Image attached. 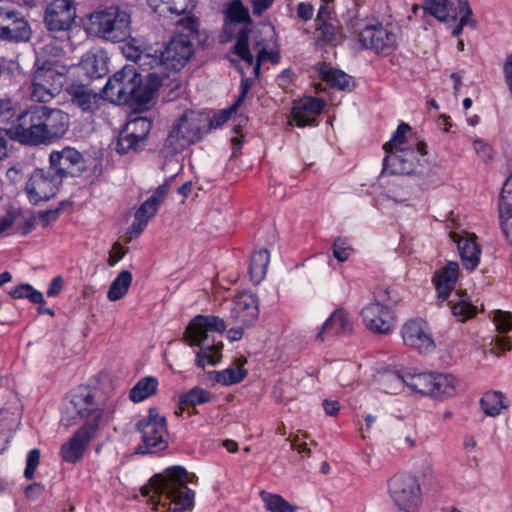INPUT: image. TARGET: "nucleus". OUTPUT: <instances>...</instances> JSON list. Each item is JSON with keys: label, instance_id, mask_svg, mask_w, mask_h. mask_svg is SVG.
I'll return each mask as SVG.
<instances>
[{"label": "nucleus", "instance_id": "obj_8", "mask_svg": "<svg viewBox=\"0 0 512 512\" xmlns=\"http://www.w3.org/2000/svg\"><path fill=\"white\" fill-rule=\"evenodd\" d=\"M388 288H378L374 292V301L361 310L365 327L373 333L388 334L394 327V314L391 306L397 303Z\"/></svg>", "mask_w": 512, "mask_h": 512}, {"label": "nucleus", "instance_id": "obj_9", "mask_svg": "<svg viewBox=\"0 0 512 512\" xmlns=\"http://www.w3.org/2000/svg\"><path fill=\"white\" fill-rule=\"evenodd\" d=\"M355 27L359 31L358 41L363 48L385 56L396 50L399 35L393 26L384 25L373 19L368 22L356 21Z\"/></svg>", "mask_w": 512, "mask_h": 512}, {"label": "nucleus", "instance_id": "obj_46", "mask_svg": "<svg viewBox=\"0 0 512 512\" xmlns=\"http://www.w3.org/2000/svg\"><path fill=\"white\" fill-rule=\"evenodd\" d=\"M351 255V247L349 244V239L347 238H337L333 243V256L339 262H345L349 259Z\"/></svg>", "mask_w": 512, "mask_h": 512}, {"label": "nucleus", "instance_id": "obj_37", "mask_svg": "<svg viewBox=\"0 0 512 512\" xmlns=\"http://www.w3.org/2000/svg\"><path fill=\"white\" fill-rule=\"evenodd\" d=\"M260 496L267 510L271 512H296L298 510L297 506L290 504L279 494L262 491Z\"/></svg>", "mask_w": 512, "mask_h": 512}, {"label": "nucleus", "instance_id": "obj_25", "mask_svg": "<svg viewBox=\"0 0 512 512\" xmlns=\"http://www.w3.org/2000/svg\"><path fill=\"white\" fill-rule=\"evenodd\" d=\"M499 214L503 233L512 244V173L506 178L501 190Z\"/></svg>", "mask_w": 512, "mask_h": 512}, {"label": "nucleus", "instance_id": "obj_7", "mask_svg": "<svg viewBox=\"0 0 512 512\" xmlns=\"http://www.w3.org/2000/svg\"><path fill=\"white\" fill-rule=\"evenodd\" d=\"M209 117L201 112H184L172 125L165 141V149L170 154L183 151L187 146L198 142L207 133Z\"/></svg>", "mask_w": 512, "mask_h": 512}, {"label": "nucleus", "instance_id": "obj_10", "mask_svg": "<svg viewBox=\"0 0 512 512\" xmlns=\"http://www.w3.org/2000/svg\"><path fill=\"white\" fill-rule=\"evenodd\" d=\"M388 493L401 512H419L422 506V490L418 479L408 473H397L388 481Z\"/></svg>", "mask_w": 512, "mask_h": 512}, {"label": "nucleus", "instance_id": "obj_40", "mask_svg": "<svg viewBox=\"0 0 512 512\" xmlns=\"http://www.w3.org/2000/svg\"><path fill=\"white\" fill-rule=\"evenodd\" d=\"M480 405L483 412L488 416L500 414L501 410L505 407L502 393L496 391L485 393L480 400Z\"/></svg>", "mask_w": 512, "mask_h": 512}, {"label": "nucleus", "instance_id": "obj_17", "mask_svg": "<svg viewBox=\"0 0 512 512\" xmlns=\"http://www.w3.org/2000/svg\"><path fill=\"white\" fill-rule=\"evenodd\" d=\"M151 128L152 121L147 117L137 116L130 119L117 139L116 151L119 154L137 151L147 138Z\"/></svg>", "mask_w": 512, "mask_h": 512}, {"label": "nucleus", "instance_id": "obj_47", "mask_svg": "<svg viewBox=\"0 0 512 512\" xmlns=\"http://www.w3.org/2000/svg\"><path fill=\"white\" fill-rule=\"evenodd\" d=\"M253 49L257 52V63L254 67V72L256 74L259 73L260 65L262 62L270 61L271 63H277L279 61V55L272 51H268L265 47H263L259 42H257Z\"/></svg>", "mask_w": 512, "mask_h": 512}, {"label": "nucleus", "instance_id": "obj_55", "mask_svg": "<svg viewBox=\"0 0 512 512\" xmlns=\"http://www.w3.org/2000/svg\"><path fill=\"white\" fill-rule=\"evenodd\" d=\"M252 4V12L254 16L260 17L262 14L270 9L275 0H250Z\"/></svg>", "mask_w": 512, "mask_h": 512}, {"label": "nucleus", "instance_id": "obj_18", "mask_svg": "<svg viewBox=\"0 0 512 512\" xmlns=\"http://www.w3.org/2000/svg\"><path fill=\"white\" fill-rule=\"evenodd\" d=\"M163 49L169 73L182 69L194 53L193 43L184 34L174 36L168 44L163 45Z\"/></svg>", "mask_w": 512, "mask_h": 512}, {"label": "nucleus", "instance_id": "obj_23", "mask_svg": "<svg viewBox=\"0 0 512 512\" xmlns=\"http://www.w3.org/2000/svg\"><path fill=\"white\" fill-rule=\"evenodd\" d=\"M451 238L457 244L463 266L466 270L473 271L479 265L481 256V249L476 242L475 234L461 235L453 232Z\"/></svg>", "mask_w": 512, "mask_h": 512}, {"label": "nucleus", "instance_id": "obj_22", "mask_svg": "<svg viewBox=\"0 0 512 512\" xmlns=\"http://www.w3.org/2000/svg\"><path fill=\"white\" fill-rule=\"evenodd\" d=\"M459 278V264L448 261L446 265L435 271L432 283L435 286L437 298L446 301L455 290Z\"/></svg>", "mask_w": 512, "mask_h": 512}, {"label": "nucleus", "instance_id": "obj_21", "mask_svg": "<svg viewBox=\"0 0 512 512\" xmlns=\"http://www.w3.org/2000/svg\"><path fill=\"white\" fill-rule=\"evenodd\" d=\"M324 106V101L316 97H306L295 101L289 125H293V122H295L298 127L313 125Z\"/></svg>", "mask_w": 512, "mask_h": 512}, {"label": "nucleus", "instance_id": "obj_60", "mask_svg": "<svg viewBox=\"0 0 512 512\" xmlns=\"http://www.w3.org/2000/svg\"><path fill=\"white\" fill-rule=\"evenodd\" d=\"M313 6L309 3L301 2L297 6V16L303 21H308L313 16Z\"/></svg>", "mask_w": 512, "mask_h": 512}, {"label": "nucleus", "instance_id": "obj_41", "mask_svg": "<svg viewBox=\"0 0 512 512\" xmlns=\"http://www.w3.org/2000/svg\"><path fill=\"white\" fill-rule=\"evenodd\" d=\"M61 78L62 75L52 68L51 63H44L41 67H38L33 74L34 81H39L50 87H52V85H59L60 88Z\"/></svg>", "mask_w": 512, "mask_h": 512}, {"label": "nucleus", "instance_id": "obj_4", "mask_svg": "<svg viewBox=\"0 0 512 512\" xmlns=\"http://www.w3.org/2000/svg\"><path fill=\"white\" fill-rule=\"evenodd\" d=\"M387 377H391L395 381V387L391 393H395L396 389L406 385L413 392L434 398L452 397L456 394L457 380L451 374L429 372L401 373L397 371L388 374Z\"/></svg>", "mask_w": 512, "mask_h": 512}, {"label": "nucleus", "instance_id": "obj_44", "mask_svg": "<svg viewBox=\"0 0 512 512\" xmlns=\"http://www.w3.org/2000/svg\"><path fill=\"white\" fill-rule=\"evenodd\" d=\"M191 0H160V4L157 5L156 10L160 13L169 12L175 15H181L185 13L190 4Z\"/></svg>", "mask_w": 512, "mask_h": 512}, {"label": "nucleus", "instance_id": "obj_51", "mask_svg": "<svg viewBox=\"0 0 512 512\" xmlns=\"http://www.w3.org/2000/svg\"><path fill=\"white\" fill-rule=\"evenodd\" d=\"M459 12L461 14L458 24L465 27L471 25L475 27V21L473 20V12L470 7L468 0H458Z\"/></svg>", "mask_w": 512, "mask_h": 512}, {"label": "nucleus", "instance_id": "obj_32", "mask_svg": "<svg viewBox=\"0 0 512 512\" xmlns=\"http://www.w3.org/2000/svg\"><path fill=\"white\" fill-rule=\"evenodd\" d=\"M450 304L452 315L460 322H465L477 315V307L466 292H457Z\"/></svg>", "mask_w": 512, "mask_h": 512}, {"label": "nucleus", "instance_id": "obj_39", "mask_svg": "<svg viewBox=\"0 0 512 512\" xmlns=\"http://www.w3.org/2000/svg\"><path fill=\"white\" fill-rule=\"evenodd\" d=\"M410 130V126L406 123H401L398 125L390 141L386 142L383 146L386 155L390 154V152L396 151L397 149H402L406 147L407 144L413 142L407 141V134L410 132Z\"/></svg>", "mask_w": 512, "mask_h": 512}, {"label": "nucleus", "instance_id": "obj_53", "mask_svg": "<svg viewBox=\"0 0 512 512\" xmlns=\"http://www.w3.org/2000/svg\"><path fill=\"white\" fill-rule=\"evenodd\" d=\"M316 26L325 41L332 43L336 40V28L332 24L325 21L316 24Z\"/></svg>", "mask_w": 512, "mask_h": 512}, {"label": "nucleus", "instance_id": "obj_38", "mask_svg": "<svg viewBox=\"0 0 512 512\" xmlns=\"http://www.w3.org/2000/svg\"><path fill=\"white\" fill-rule=\"evenodd\" d=\"M251 29L246 26L241 28L236 34V43L233 48L234 54L240 57L241 60L246 62L248 65L253 64V55L250 52L248 45V37Z\"/></svg>", "mask_w": 512, "mask_h": 512}, {"label": "nucleus", "instance_id": "obj_26", "mask_svg": "<svg viewBox=\"0 0 512 512\" xmlns=\"http://www.w3.org/2000/svg\"><path fill=\"white\" fill-rule=\"evenodd\" d=\"M162 81V77L155 72H151L147 75L145 84H142V78H140L137 83L136 91L131 95V101L128 103L134 104L139 108L146 106L154 98Z\"/></svg>", "mask_w": 512, "mask_h": 512}, {"label": "nucleus", "instance_id": "obj_6", "mask_svg": "<svg viewBox=\"0 0 512 512\" xmlns=\"http://www.w3.org/2000/svg\"><path fill=\"white\" fill-rule=\"evenodd\" d=\"M430 170L426 144L414 140L383 159V173L390 175H424Z\"/></svg>", "mask_w": 512, "mask_h": 512}, {"label": "nucleus", "instance_id": "obj_3", "mask_svg": "<svg viewBox=\"0 0 512 512\" xmlns=\"http://www.w3.org/2000/svg\"><path fill=\"white\" fill-rule=\"evenodd\" d=\"M226 330L225 321L214 315H197L185 331V340L190 346H198L196 365L205 368L206 365H216L221 358L223 344L209 335L210 332L223 333Z\"/></svg>", "mask_w": 512, "mask_h": 512}, {"label": "nucleus", "instance_id": "obj_24", "mask_svg": "<svg viewBox=\"0 0 512 512\" xmlns=\"http://www.w3.org/2000/svg\"><path fill=\"white\" fill-rule=\"evenodd\" d=\"M66 91L72 104L82 111L93 112L98 108L99 94L88 85L72 83Z\"/></svg>", "mask_w": 512, "mask_h": 512}, {"label": "nucleus", "instance_id": "obj_59", "mask_svg": "<svg viewBox=\"0 0 512 512\" xmlns=\"http://www.w3.org/2000/svg\"><path fill=\"white\" fill-rule=\"evenodd\" d=\"M64 286V280L62 276H56L52 279V281L49 284V287L47 289V296L48 297H55L59 295L62 288Z\"/></svg>", "mask_w": 512, "mask_h": 512}, {"label": "nucleus", "instance_id": "obj_64", "mask_svg": "<svg viewBox=\"0 0 512 512\" xmlns=\"http://www.w3.org/2000/svg\"><path fill=\"white\" fill-rule=\"evenodd\" d=\"M148 222L144 219H141L137 216H135L134 221L131 225V233H133L135 236H138L142 233V231L147 226Z\"/></svg>", "mask_w": 512, "mask_h": 512}, {"label": "nucleus", "instance_id": "obj_29", "mask_svg": "<svg viewBox=\"0 0 512 512\" xmlns=\"http://www.w3.org/2000/svg\"><path fill=\"white\" fill-rule=\"evenodd\" d=\"M210 400L211 394L209 391L198 386L193 387L188 392L180 395L178 409L175 411V414L181 416L187 411L188 415H192L196 413V405L207 403Z\"/></svg>", "mask_w": 512, "mask_h": 512}, {"label": "nucleus", "instance_id": "obj_35", "mask_svg": "<svg viewBox=\"0 0 512 512\" xmlns=\"http://www.w3.org/2000/svg\"><path fill=\"white\" fill-rule=\"evenodd\" d=\"M158 381L154 377H144L131 389L129 398L134 403L141 402L156 393Z\"/></svg>", "mask_w": 512, "mask_h": 512}, {"label": "nucleus", "instance_id": "obj_15", "mask_svg": "<svg viewBox=\"0 0 512 512\" xmlns=\"http://www.w3.org/2000/svg\"><path fill=\"white\" fill-rule=\"evenodd\" d=\"M401 336L406 346L421 354H430L436 349L430 325L422 318L406 321L402 326Z\"/></svg>", "mask_w": 512, "mask_h": 512}, {"label": "nucleus", "instance_id": "obj_11", "mask_svg": "<svg viewBox=\"0 0 512 512\" xmlns=\"http://www.w3.org/2000/svg\"><path fill=\"white\" fill-rule=\"evenodd\" d=\"M137 429L143 442L137 448L138 453H155L168 446L166 419L158 415L155 409H150L149 414L137 423Z\"/></svg>", "mask_w": 512, "mask_h": 512}, {"label": "nucleus", "instance_id": "obj_28", "mask_svg": "<svg viewBox=\"0 0 512 512\" xmlns=\"http://www.w3.org/2000/svg\"><path fill=\"white\" fill-rule=\"evenodd\" d=\"M225 23H224V32L228 35L229 38L232 37L233 25L245 23L248 26L252 24V20L249 15V10L244 6L241 0H233L231 1L225 11Z\"/></svg>", "mask_w": 512, "mask_h": 512}, {"label": "nucleus", "instance_id": "obj_63", "mask_svg": "<svg viewBox=\"0 0 512 512\" xmlns=\"http://www.w3.org/2000/svg\"><path fill=\"white\" fill-rule=\"evenodd\" d=\"M30 290H32V286L30 284H22V285L15 287L10 292V295L16 299L26 298V296H27V294H29Z\"/></svg>", "mask_w": 512, "mask_h": 512}, {"label": "nucleus", "instance_id": "obj_61", "mask_svg": "<svg viewBox=\"0 0 512 512\" xmlns=\"http://www.w3.org/2000/svg\"><path fill=\"white\" fill-rule=\"evenodd\" d=\"M12 102L7 97H0V118L9 119L12 116Z\"/></svg>", "mask_w": 512, "mask_h": 512}, {"label": "nucleus", "instance_id": "obj_57", "mask_svg": "<svg viewBox=\"0 0 512 512\" xmlns=\"http://www.w3.org/2000/svg\"><path fill=\"white\" fill-rule=\"evenodd\" d=\"M505 83L510 92H512V53L508 54L505 58L502 67Z\"/></svg>", "mask_w": 512, "mask_h": 512}, {"label": "nucleus", "instance_id": "obj_19", "mask_svg": "<svg viewBox=\"0 0 512 512\" xmlns=\"http://www.w3.org/2000/svg\"><path fill=\"white\" fill-rule=\"evenodd\" d=\"M259 316V304L255 294L247 291L238 293L232 303L230 318L236 325L251 327Z\"/></svg>", "mask_w": 512, "mask_h": 512}, {"label": "nucleus", "instance_id": "obj_49", "mask_svg": "<svg viewBox=\"0 0 512 512\" xmlns=\"http://www.w3.org/2000/svg\"><path fill=\"white\" fill-rule=\"evenodd\" d=\"M40 462V450L32 449L28 452L26 458V468L24 470V476L26 479L31 480L34 477L35 470Z\"/></svg>", "mask_w": 512, "mask_h": 512}, {"label": "nucleus", "instance_id": "obj_48", "mask_svg": "<svg viewBox=\"0 0 512 512\" xmlns=\"http://www.w3.org/2000/svg\"><path fill=\"white\" fill-rule=\"evenodd\" d=\"M159 207L154 198H148L137 209L135 216L148 222L157 213Z\"/></svg>", "mask_w": 512, "mask_h": 512}, {"label": "nucleus", "instance_id": "obj_20", "mask_svg": "<svg viewBox=\"0 0 512 512\" xmlns=\"http://www.w3.org/2000/svg\"><path fill=\"white\" fill-rule=\"evenodd\" d=\"M129 56L142 70H154L155 73L162 77V80L168 77L169 71L166 70L163 44L148 46L144 49H135L134 54Z\"/></svg>", "mask_w": 512, "mask_h": 512}, {"label": "nucleus", "instance_id": "obj_45", "mask_svg": "<svg viewBox=\"0 0 512 512\" xmlns=\"http://www.w3.org/2000/svg\"><path fill=\"white\" fill-rule=\"evenodd\" d=\"M325 81L333 88L344 90L349 85L350 76L338 69H329L324 73Z\"/></svg>", "mask_w": 512, "mask_h": 512}, {"label": "nucleus", "instance_id": "obj_54", "mask_svg": "<svg viewBox=\"0 0 512 512\" xmlns=\"http://www.w3.org/2000/svg\"><path fill=\"white\" fill-rule=\"evenodd\" d=\"M232 108L230 110H223L220 113L214 115L213 118H209V123L207 125V132L213 128H217L228 121L231 112H233Z\"/></svg>", "mask_w": 512, "mask_h": 512}, {"label": "nucleus", "instance_id": "obj_34", "mask_svg": "<svg viewBox=\"0 0 512 512\" xmlns=\"http://www.w3.org/2000/svg\"><path fill=\"white\" fill-rule=\"evenodd\" d=\"M245 362V359L239 358L235 366L215 372V381L226 386L241 382L247 375V371L243 368Z\"/></svg>", "mask_w": 512, "mask_h": 512}, {"label": "nucleus", "instance_id": "obj_43", "mask_svg": "<svg viewBox=\"0 0 512 512\" xmlns=\"http://www.w3.org/2000/svg\"><path fill=\"white\" fill-rule=\"evenodd\" d=\"M86 74L90 78H101L106 75L107 67L102 58L96 55H88L82 62Z\"/></svg>", "mask_w": 512, "mask_h": 512}, {"label": "nucleus", "instance_id": "obj_31", "mask_svg": "<svg viewBox=\"0 0 512 512\" xmlns=\"http://www.w3.org/2000/svg\"><path fill=\"white\" fill-rule=\"evenodd\" d=\"M348 325L349 313L343 309H338L324 322L321 330L316 335V340L324 342L326 336L344 333Z\"/></svg>", "mask_w": 512, "mask_h": 512}, {"label": "nucleus", "instance_id": "obj_30", "mask_svg": "<svg viewBox=\"0 0 512 512\" xmlns=\"http://www.w3.org/2000/svg\"><path fill=\"white\" fill-rule=\"evenodd\" d=\"M424 11L441 22L456 21L458 17L457 7L450 0H425Z\"/></svg>", "mask_w": 512, "mask_h": 512}, {"label": "nucleus", "instance_id": "obj_52", "mask_svg": "<svg viewBox=\"0 0 512 512\" xmlns=\"http://www.w3.org/2000/svg\"><path fill=\"white\" fill-rule=\"evenodd\" d=\"M473 147L477 155L484 161H488L493 157L492 147L481 139H475L473 141Z\"/></svg>", "mask_w": 512, "mask_h": 512}, {"label": "nucleus", "instance_id": "obj_36", "mask_svg": "<svg viewBox=\"0 0 512 512\" xmlns=\"http://www.w3.org/2000/svg\"><path fill=\"white\" fill-rule=\"evenodd\" d=\"M132 274L128 270L121 271L118 276L112 281L107 292V298L110 301H117L123 298L132 283Z\"/></svg>", "mask_w": 512, "mask_h": 512}, {"label": "nucleus", "instance_id": "obj_2", "mask_svg": "<svg viewBox=\"0 0 512 512\" xmlns=\"http://www.w3.org/2000/svg\"><path fill=\"white\" fill-rule=\"evenodd\" d=\"M96 393L95 388L88 386H79L72 393L71 404L86 422L61 446L60 455L65 462L80 461L99 428L104 410L95 401Z\"/></svg>", "mask_w": 512, "mask_h": 512}, {"label": "nucleus", "instance_id": "obj_62", "mask_svg": "<svg viewBox=\"0 0 512 512\" xmlns=\"http://www.w3.org/2000/svg\"><path fill=\"white\" fill-rule=\"evenodd\" d=\"M168 190H169V185L166 182L162 185H159L149 198H154L155 202L157 204L161 205V203L164 201L166 195L168 194Z\"/></svg>", "mask_w": 512, "mask_h": 512}, {"label": "nucleus", "instance_id": "obj_58", "mask_svg": "<svg viewBox=\"0 0 512 512\" xmlns=\"http://www.w3.org/2000/svg\"><path fill=\"white\" fill-rule=\"evenodd\" d=\"M252 85V81L248 78L242 79L241 85H240V92L238 95V98L235 102V104L232 106V110H236L241 103L244 101V99L247 96L248 91L250 90Z\"/></svg>", "mask_w": 512, "mask_h": 512}, {"label": "nucleus", "instance_id": "obj_27", "mask_svg": "<svg viewBox=\"0 0 512 512\" xmlns=\"http://www.w3.org/2000/svg\"><path fill=\"white\" fill-rule=\"evenodd\" d=\"M5 17L11 21L7 25L0 26V39L8 41H25L30 37L28 23L14 12L6 13Z\"/></svg>", "mask_w": 512, "mask_h": 512}, {"label": "nucleus", "instance_id": "obj_33", "mask_svg": "<svg viewBox=\"0 0 512 512\" xmlns=\"http://www.w3.org/2000/svg\"><path fill=\"white\" fill-rule=\"evenodd\" d=\"M269 262L270 254L266 249L256 251L252 254L249 266V274L253 283L259 284L265 278Z\"/></svg>", "mask_w": 512, "mask_h": 512}, {"label": "nucleus", "instance_id": "obj_56", "mask_svg": "<svg viewBox=\"0 0 512 512\" xmlns=\"http://www.w3.org/2000/svg\"><path fill=\"white\" fill-rule=\"evenodd\" d=\"M61 208L50 209L39 212L38 219L43 227L57 220Z\"/></svg>", "mask_w": 512, "mask_h": 512}, {"label": "nucleus", "instance_id": "obj_14", "mask_svg": "<svg viewBox=\"0 0 512 512\" xmlns=\"http://www.w3.org/2000/svg\"><path fill=\"white\" fill-rule=\"evenodd\" d=\"M140 78L141 75L137 73L135 66L125 65L108 79L102 92L107 98L115 97L118 102L128 103L136 91Z\"/></svg>", "mask_w": 512, "mask_h": 512}, {"label": "nucleus", "instance_id": "obj_5", "mask_svg": "<svg viewBox=\"0 0 512 512\" xmlns=\"http://www.w3.org/2000/svg\"><path fill=\"white\" fill-rule=\"evenodd\" d=\"M87 30L113 43L125 41L131 34V13L117 5L99 8L89 15Z\"/></svg>", "mask_w": 512, "mask_h": 512}, {"label": "nucleus", "instance_id": "obj_16", "mask_svg": "<svg viewBox=\"0 0 512 512\" xmlns=\"http://www.w3.org/2000/svg\"><path fill=\"white\" fill-rule=\"evenodd\" d=\"M49 164V168L59 176L61 182L68 176L76 177L86 170L83 155L72 147L52 151L49 156Z\"/></svg>", "mask_w": 512, "mask_h": 512}, {"label": "nucleus", "instance_id": "obj_42", "mask_svg": "<svg viewBox=\"0 0 512 512\" xmlns=\"http://www.w3.org/2000/svg\"><path fill=\"white\" fill-rule=\"evenodd\" d=\"M59 92V85L47 86L39 81L32 79L31 99L36 102L46 103L52 100Z\"/></svg>", "mask_w": 512, "mask_h": 512}, {"label": "nucleus", "instance_id": "obj_13", "mask_svg": "<svg viewBox=\"0 0 512 512\" xmlns=\"http://www.w3.org/2000/svg\"><path fill=\"white\" fill-rule=\"evenodd\" d=\"M49 167L37 168L30 175L25 184V192L29 202L37 205L54 197L62 182Z\"/></svg>", "mask_w": 512, "mask_h": 512}, {"label": "nucleus", "instance_id": "obj_50", "mask_svg": "<svg viewBox=\"0 0 512 512\" xmlns=\"http://www.w3.org/2000/svg\"><path fill=\"white\" fill-rule=\"evenodd\" d=\"M511 314L502 310H496L493 313V321L496 324L497 330L506 333L512 329L510 321Z\"/></svg>", "mask_w": 512, "mask_h": 512}, {"label": "nucleus", "instance_id": "obj_12", "mask_svg": "<svg viewBox=\"0 0 512 512\" xmlns=\"http://www.w3.org/2000/svg\"><path fill=\"white\" fill-rule=\"evenodd\" d=\"M76 18V7L72 0H53L45 9L44 24L56 39L68 37Z\"/></svg>", "mask_w": 512, "mask_h": 512}, {"label": "nucleus", "instance_id": "obj_1", "mask_svg": "<svg viewBox=\"0 0 512 512\" xmlns=\"http://www.w3.org/2000/svg\"><path fill=\"white\" fill-rule=\"evenodd\" d=\"M67 113L45 105H33L22 111L11 128L12 137L23 144L51 143L64 136L69 129Z\"/></svg>", "mask_w": 512, "mask_h": 512}]
</instances>
